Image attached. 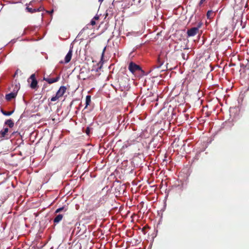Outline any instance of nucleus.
I'll use <instances>...</instances> for the list:
<instances>
[{
  "instance_id": "obj_16",
  "label": "nucleus",
  "mask_w": 249,
  "mask_h": 249,
  "mask_svg": "<svg viewBox=\"0 0 249 249\" xmlns=\"http://www.w3.org/2000/svg\"><path fill=\"white\" fill-rule=\"evenodd\" d=\"M162 65V62H161L160 59H158V64L155 66L157 68H159Z\"/></svg>"
},
{
  "instance_id": "obj_5",
  "label": "nucleus",
  "mask_w": 249,
  "mask_h": 249,
  "mask_svg": "<svg viewBox=\"0 0 249 249\" xmlns=\"http://www.w3.org/2000/svg\"><path fill=\"white\" fill-rule=\"evenodd\" d=\"M60 79V76H57L54 78H51L48 77H44L43 80L47 82L49 84H51L53 83L57 82Z\"/></svg>"
},
{
  "instance_id": "obj_4",
  "label": "nucleus",
  "mask_w": 249,
  "mask_h": 249,
  "mask_svg": "<svg viewBox=\"0 0 249 249\" xmlns=\"http://www.w3.org/2000/svg\"><path fill=\"white\" fill-rule=\"evenodd\" d=\"M200 27V25L198 26L197 27H193L192 28L187 31V35L188 36H193L196 35L199 31V28Z\"/></svg>"
},
{
  "instance_id": "obj_20",
  "label": "nucleus",
  "mask_w": 249,
  "mask_h": 249,
  "mask_svg": "<svg viewBox=\"0 0 249 249\" xmlns=\"http://www.w3.org/2000/svg\"><path fill=\"white\" fill-rule=\"evenodd\" d=\"M37 11H42L43 10V8L41 7H40L39 8L36 9Z\"/></svg>"
},
{
  "instance_id": "obj_7",
  "label": "nucleus",
  "mask_w": 249,
  "mask_h": 249,
  "mask_svg": "<svg viewBox=\"0 0 249 249\" xmlns=\"http://www.w3.org/2000/svg\"><path fill=\"white\" fill-rule=\"evenodd\" d=\"M17 95V91L12 92L6 95L5 98L7 101H10L12 99L15 98Z\"/></svg>"
},
{
  "instance_id": "obj_8",
  "label": "nucleus",
  "mask_w": 249,
  "mask_h": 249,
  "mask_svg": "<svg viewBox=\"0 0 249 249\" xmlns=\"http://www.w3.org/2000/svg\"><path fill=\"white\" fill-rule=\"evenodd\" d=\"M63 217V215L62 214H59L56 216V217L53 219V222L54 223H58L60 221L62 220V218Z\"/></svg>"
},
{
  "instance_id": "obj_6",
  "label": "nucleus",
  "mask_w": 249,
  "mask_h": 249,
  "mask_svg": "<svg viewBox=\"0 0 249 249\" xmlns=\"http://www.w3.org/2000/svg\"><path fill=\"white\" fill-rule=\"evenodd\" d=\"M72 48H71L69 52L67 54V55H66V56L65 57V63H68L71 61V57H72Z\"/></svg>"
},
{
  "instance_id": "obj_21",
  "label": "nucleus",
  "mask_w": 249,
  "mask_h": 249,
  "mask_svg": "<svg viewBox=\"0 0 249 249\" xmlns=\"http://www.w3.org/2000/svg\"><path fill=\"white\" fill-rule=\"evenodd\" d=\"M181 55H182V56L183 58L184 59H185V53H182Z\"/></svg>"
},
{
  "instance_id": "obj_13",
  "label": "nucleus",
  "mask_w": 249,
  "mask_h": 249,
  "mask_svg": "<svg viewBox=\"0 0 249 249\" xmlns=\"http://www.w3.org/2000/svg\"><path fill=\"white\" fill-rule=\"evenodd\" d=\"M26 10L27 12L30 13H34L36 12H37L36 8H32L29 7V6H27L26 8Z\"/></svg>"
},
{
  "instance_id": "obj_15",
  "label": "nucleus",
  "mask_w": 249,
  "mask_h": 249,
  "mask_svg": "<svg viewBox=\"0 0 249 249\" xmlns=\"http://www.w3.org/2000/svg\"><path fill=\"white\" fill-rule=\"evenodd\" d=\"M213 14V11L212 10H209L207 13V18L208 19L212 18V15Z\"/></svg>"
},
{
  "instance_id": "obj_12",
  "label": "nucleus",
  "mask_w": 249,
  "mask_h": 249,
  "mask_svg": "<svg viewBox=\"0 0 249 249\" xmlns=\"http://www.w3.org/2000/svg\"><path fill=\"white\" fill-rule=\"evenodd\" d=\"M90 102L91 96L90 95H87L86 98V107L85 108L87 107L90 104Z\"/></svg>"
},
{
  "instance_id": "obj_24",
  "label": "nucleus",
  "mask_w": 249,
  "mask_h": 249,
  "mask_svg": "<svg viewBox=\"0 0 249 249\" xmlns=\"http://www.w3.org/2000/svg\"><path fill=\"white\" fill-rule=\"evenodd\" d=\"M89 128H88V129H87V130H86V133H87V134H88V133H89Z\"/></svg>"
},
{
  "instance_id": "obj_22",
  "label": "nucleus",
  "mask_w": 249,
  "mask_h": 249,
  "mask_svg": "<svg viewBox=\"0 0 249 249\" xmlns=\"http://www.w3.org/2000/svg\"><path fill=\"white\" fill-rule=\"evenodd\" d=\"M53 12V10H52L51 11H48V12L50 13V14H52Z\"/></svg>"
},
{
  "instance_id": "obj_1",
  "label": "nucleus",
  "mask_w": 249,
  "mask_h": 249,
  "mask_svg": "<svg viewBox=\"0 0 249 249\" xmlns=\"http://www.w3.org/2000/svg\"><path fill=\"white\" fill-rule=\"evenodd\" d=\"M67 88L65 86H61L57 91L55 96L52 97L50 100L52 102H55L59 99V98L62 97L66 92Z\"/></svg>"
},
{
  "instance_id": "obj_17",
  "label": "nucleus",
  "mask_w": 249,
  "mask_h": 249,
  "mask_svg": "<svg viewBox=\"0 0 249 249\" xmlns=\"http://www.w3.org/2000/svg\"><path fill=\"white\" fill-rule=\"evenodd\" d=\"M90 24L92 25H94L96 24L95 21L94 20V19H92L90 21Z\"/></svg>"
},
{
  "instance_id": "obj_11",
  "label": "nucleus",
  "mask_w": 249,
  "mask_h": 249,
  "mask_svg": "<svg viewBox=\"0 0 249 249\" xmlns=\"http://www.w3.org/2000/svg\"><path fill=\"white\" fill-rule=\"evenodd\" d=\"M8 128H5L2 130H1L0 132V134L1 135V137H5L6 134L8 132Z\"/></svg>"
},
{
  "instance_id": "obj_10",
  "label": "nucleus",
  "mask_w": 249,
  "mask_h": 249,
  "mask_svg": "<svg viewBox=\"0 0 249 249\" xmlns=\"http://www.w3.org/2000/svg\"><path fill=\"white\" fill-rule=\"evenodd\" d=\"M5 124L7 125L10 128H12L14 125V123L11 119H8L5 122Z\"/></svg>"
},
{
  "instance_id": "obj_23",
  "label": "nucleus",
  "mask_w": 249,
  "mask_h": 249,
  "mask_svg": "<svg viewBox=\"0 0 249 249\" xmlns=\"http://www.w3.org/2000/svg\"><path fill=\"white\" fill-rule=\"evenodd\" d=\"M98 18H99V17H97V16H95V17H94V19H98Z\"/></svg>"
},
{
  "instance_id": "obj_9",
  "label": "nucleus",
  "mask_w": 249,
  "mask_h": 249,
  "mask_svg": "<svg viewBox=\"0 0 249 249\" xmlns=\"http://www.w3.org/2000/svg\"><path fill=\"white\" fill-rule=\"evenodd\" d=\"M68 207H66V206H64L63 207H62L57 209L55 211V213H59L62 211L65 212L68 210Z\"/></svg>"
},
{
  "instance_id": "obj_2",
  "label": "nucleus",
  "mask_w": 249,
  "mask_h": 249,
  "mask_svg": "<svg viewBox=\"0 0 249 249\" xmlns=\"http://www.w3.org/2000/svg\"><path fill=\"white\" fill-rule=\"evenodd\" d=\"M128 68L132 73H134L137 71H141L143 72L141 67L133 62H130Z\"/></svg>"
},
{
  "instance_id": "obj_18",
  "label": "nucleus",
  "mask_w": 249,
  "mask_h": 249,
  "mask_svg": "<svg viewBox=\"0 0 249 249\" xmlns=\"http://www.w3.org/2000/svg\"><path fill=\"white\" fill-rule=\"evenodd\" d=\"M205 1H206V0H200V2L199 3V6H201V5L202 4H203Z\"/></svg>"
},
{
  "instance_id": "obj_3",
  "label": "nucleus",
  "mask_w": 249,
  "mask_h": 249,
  "mask_svg": "<svg viewBox=\"0 0 249 249\" xmlns=\"http://www.w3.org/2000/svg\"><path fill=\"white\" fill-rule=\"evenodd\" d=\"M31 81L30 84V87L32 89H36L37 88V81L36 78V75L35 73L32 74L30 78L28 79V82L29 83Z\"/></svg>"
},
{
  "instance_id": "obj_25",
  "label": "nucleus",
  "mask_w": 249,
  "mask_h": 249,
  "mask_svg": "<svg viewBox=\"0 0 249 249\" xmlns=\"http://www.w3.org/2000/svg\"><path fill=\"white\" fill-rule=\"evenodd\" d=\"M104 0H99V1L102 2Z\"/></svg>"
},
{
  "instance_id": "obj_19",
  "label": "nucleus",
  "mask_w": 249,
  "mask_h": 249,
  "mask_svg": "<svg viewBox=\"0 0 249 249\" xmlns=\"http://www.w3.org/2000/svg\"><path fill=\"white\" fill-rule=\"evenodd\" d=\"M105 50H106V47L104 48L103 51V52H102V59L104 57V53H105Z\"/></svg>"
},
{
  "instance_id": "obj_14",
  "label": "nucleus",
  "mask_w": 249,
  "mask_h": 249,
  "mask_svg": "<svg viewBox=\"0 0 249 249\" xmlns=\"http://www.w3.org/2000/svg\"><path fill=\"white\" fill-rule=\"evenodd\" d=\"M1 112L5 116H10L13 113L14 110L11 111H6L1 109Z\"/></svg>"
}]
</instances>
